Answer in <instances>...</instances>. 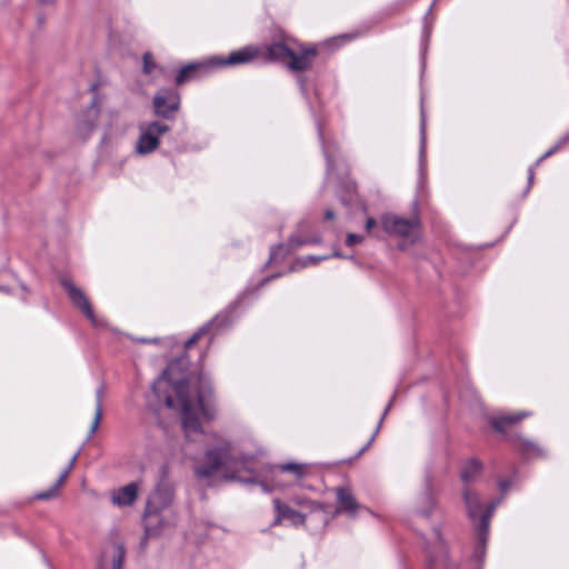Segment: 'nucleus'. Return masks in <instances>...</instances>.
<instances>
[{
    "label": "nucleus",
    "mask_w": 569,
    "mask_h": 569,
    "mask_svg": "<svg viewBox=\"0 0 569 569\" xmlns=\"http://www.w3.org/2000/svg\"><path fill=\"white\" fill-rule=\"evenodd\" d=\"M250 459L234 452L232 445L219 439L214 446L207 449L203 459L196 466L194 473L199 478H209L217 472L228 480L247 481L243 473L249 471Z\"/></svg>",
    "instance_id": "nucleus-1"
},
{
    "label": "nucleus",
    "mask_w": 569,
    "mask_h": 569,
    "mask_svg": "<svg viewBox=\"0 0 569 569\" xmlns=\"http://www.w3.org/2000/svg\"><path fill=\"white\" fill-rule=\"evenodd\" d=\"M462 498L467 508L468 516L475 523L477 530V543L473 550V558L477 562L481 563L486 555L490 519L498 505V501L491 502L486 509H483L477 492L470 487H463Z\"/></svg>",
    "instance_id": "nucleus-2"
},
{
    "label": "nucleus",
    "mask_w": 569,
    "mask_h": 569,
    "mask_svg": "<svg viewBox=\"0 0 569 569\" xmlns=\"http://www.w3.org/2000/svg\"><path fill=\"white\" fill-rule=\"evenodd\" d=\"M188 385L186 381H181L176 386V393L182 412V426L188 438L192 433L201 432L199 417L211 420L214 417V409L207 403L202 396L197 397L189 396Z\"/></svg>",
    "instance_id": "nucleus-3"
},
{
    "label": "nucleus",
    "mask_w": 569,
    "mask_h": 569,
    "mask_svg": "<svg viewBox=\"0 0 569 569\" xmlns=\"http://www.w3.org/2000/svg\"><path fill=\"white\" fill-rule=\"evenodd\" d=\"M381 226L387 233L401 240V248L413 244L422 233L421 221L416 217L407 219L388 213L381 217Z\"/></svg>",
    "instance_id": "nucleus-4"
},
{
    "label": "nucleus",
    "mask_w": 569,
    "mask_h": 569,
    "mask_svg": "<svg viewBox=\"0 0 569 569\" xmlns=\"http://www.w3.org/2000/svg\"><path fill=\"white\" fill-rule=\"evenodd\" d=\"M170 127L160 121L142 122L139 124V138L136 150L139 154H148L159 147L160 136L167 133Z\"/></svg>",
    "instance_id": "nucleus-5"
},
{
    "label": "nucleus",
    "mask_w": 569,
    "mask_h": 569,
    "mask_svg": "<svg viewBox=\"0 0 569 569\" xmlns=\"http://www.w3.org/2000/svg\"><path fill=\"white\" fill-rule=\"evenodd\" d=\"M176 486L170 479L168 469L162 468L160 479L148 501L149 509H162L170 506L174 498Z\"/></svg>",
    "instance_id": "nucleus-6"
},
{
    "label": "nucleus",
    "mask_w": 569,
    "mask_h": 569,
    "mask_svg": "<svg viewBox=\"0 0 569 569\" xmlns=\"http://www.w3.org/2000/svg\"><path fill=\"white\" fill-rule=\"evenodd\" d=\"M124 546L120 540L108 542L101 552L98 569H122Z\"/></svg>",
    "instance_id": "nucleus-7"
},
{
    "label": "nucleus",
    "mask_w": 569,
    "mask_h": 569,
    "mask_svg": "<svg viewBox=\"0 0 569 569\" xmlns=\"http://www.w3.org/2000/svg\"><path fill=\"white\" fill-rule=\"evenodd\" d=\"M62 287L67 290L71 302L79 308L91 321L94 320L93 310L86 295L69 280H62Z\"/></svg>",
    "instance_id": "nucleus-8"
},
{
    "label": "nucleus",
    "mask_w": 569,
    "mask_h": 569,
    "mask_svg": "<svg viewBox=\"0 0 569 569\" xmlns=\"http://www.w3.org/2000/svg\"><path fill=\"white\" fill-rule=\"evenodd\" d=\"M337 496V513H347L350 517L356 516L360 509L353 493L347 487H337L335 489Z\"/></svg>",
    "instance_id": "nucleus-9"
},
{
    "label": "nucleus",
    "mask_w": 569,
    "mask_h": 569,
    "mask_svg": "<svg viewBox=\"0 0 569 569\" xmlns=\"http://www.w3.org/2000/svg\"><path fill=\"white\" fill-rule=\"evenodd\" d=\"M317 56L315 48H302L300 53L292 50V54L289 56L287 66L292 71H305L308 70L313 59Z\"/></svg>",
    "instance_id": "nucleus-10"
},
{
    "label": "nucleus",
    "mask_w": 569,
    "mask_h": 569,
    "mask_svg": "<svg viewBox=\"0 0 569 569\" xmlns=\"http://www.w3.org/2000/svg\"><path fill=\"white\" fill-rule=\"evenodd\" d=\"M528 411H518L515 413H501L489 418L490 426L498 432H506L513 425L519 423L522 419L529 417Z\"/></svg>",
    "instance_id": "nucleus-11"
},
{
    "label": "nucleus",
    "mask_w": 569,
    "mask_h": 569,
    "mask_svg": "<svg viewBox=\"0 0 569 569\" xmlns=\"http://www.w3.org/2000/svg\"><path fill=\"white\" fill-rule=\"evenodd\" d=\"M277 517L273 521V526H278L283 519L290 520L292 525L300 526L305 523V516L289 506L281 503L279 499L273 500Z\"/></svg>",
    "instance_id": "nucleus-12"
},
{
    "label": "nucleus",
    "mask_w": 569,
    "mask_h": 569,
    "mask_svg": "<svg viewBox=\"0 0 569 569\" xmlns=\"http://www.w3.org/2000/svg\"><path fill=\"white\" fill-rule=\"evenodd\" d=\"M138 495V487L136 483H128L117 490H113L111 493V501L114 506L118 507H127L131 506Z\"/></svg>",
    "instance_id": "nucleus-13"
},
{
    "label": "nucleus",
    "mask_w": 569,
    "mask_h": 569,
    "mask_svg": "<svg viewBox=\"0 0 569 569\" xmlns=\"http://www.w3.org/2000/svg\"><path fill=\"white\" fill-rule=\"evenodd\" d=\"M156 113L162 117H169L171 112L178 110V99L173 94H157L153 99Z\"/></svg>",
    "instance_id": "nucleus-14"
},
{
    "label": "nucleus",
    "mask_w": 569,
    "mask_h": 569,
    "mask_svg": "<svg viewBox=\"0 0 569 569\" xmlns=\"http://www.w3.org/2000/svg\"><path fill=\"white\" fill-rule=\"evenodd\" d=\"M259 54V49L256 47H246L240 50L231 52L228 58L221 61L222 64H243L252 61Z\"/></svg>",
    "instance_id": "nucleus-15"
},
{
    "label": "nucleus",
    "mask_w": 569,
    "mask_h": 569,
    "mask_svg": "<svg viewBox=\"0 0 569 569\" xmlns=\"http://www.w3.org/2000/svg\"><path fill=\"white\" fill-rule=\"evenodd\" d=\"M99 109L96 103H91V106L87 109L84 114L78 119L77 128L80 134L87 136L89 134L98 120Z\"/></svg>",
    "instance_id": "nucleus-16"
},
{
    "label": "nucleus",
    "mask_w": 569,
    "mask_h": 569,
    "mask_svg": "<svg viewBox=\"0 0 569 569\" xmlns=\"http://www.w3.org/2000/svg\"><path fill=\"white\" fill-rule=\"evenodd\" d=\"M292 54L290 49L284 42H274L266 47L264 58L269 61H286Z\"/></svg>",
    "instance_id": "nucleus-17"
},
{
    "label": "nucleus",
    "mask_w": 569,
    "mask_h": 569,
    "mask_svg": "<svg viewBox=\"0 0 569 569\" xmlns=\"http://www.w3.org/2000/svg\"><path fill=\"white\" fill-rule=\"evenodd\" d=\"M482 469V465L477 459H469L466 461L461 469V480L465 487H470V483L477 480Z\"/></svg>",
    "instance_id": "nucleus-18"
},
{
    "label": "nucleus",
    "mask_w": 569,
    "mask_h": 569,
    "mask_svg": "<svg viewBox=\"0 0 569 569\" xmlns=\"http://www.w3.org/2000/svg\"><path fill=\"white\" fill-rule=\"evenodd\" d=\"M70 473V470L69 469H66L59 477V479L57 480L56 485L47 490V491H42V492H39L37 493L36 498L37 499H40V500H47V499H50L52 497H56L57 496V491H58V488L60 486H62L64 483V481L67 480L68 476Z\"/></svg>",
    "instance_id": "nucleus-19"
},
{
    "label": "nucleus",
    "mask_w": 569,
    "mask_h": 569,
    "mask_svg": "<svg viewBox=\"0 0 569 569\" xmlns=\"http://www.w3.org/2000/svg\"><path fill=\"white\" fill-rule=\"evenodd\" d=\"M102 389H98L97 392H96V398H97V405H96V411H94V418H93V421H92V425H91V428H90V433H93L98 427H99V423L101 421V417H102Z\"/></svg>",
    "instance_id": "nucleus-20"
},
{
    "label": "nucleus",
    "mask_w": 569,
    "mask_h": 569,
    "mask_svg": "<svg viewBox=\"0 0 569 569\" xmlns=\"http://www.w3.org/2000/svg\"><path fill=\"white\" fill-rule=\"evenodd\" d=\"M282 472H291L297 478H301L306 475V466L300 463H284L278 467Z\"/></svg>",
    "instance_id": "nucleus-21"
},
{
    "label": "nucleus",
    "mask_w": 569,
    "mask_h": 569,
    "mask_svg": "<svg viewBox=\"0 0 569 569\" xmlns=\"http://www.w3.org/2000/svg\"><path fill=\"white\" fill-rule=\"evenodd\" d=\"M197 69H198V64H194V63H191V64H188V66H184L183 68H181L180 71L178 72V76L176 79L177 83L182 84V83L187 82Z\"/></svg>",
    "instance_id": "nucleus-22"
},
{
    "label": "nucleus",
    "mask_w": 569,
    "mask_h": 569,
    "mask_svg": "<svg viewBox=\"0 0 569 569\" xmlns=\"http://www.w3.org/2000/svg\"><path fill=\"white\" fill-rule=\"evenodd\" d=\"M433 533L436 538L438 539V542L435 543V557L439 559H446L447 557V546L440 535V531L438 529L433 530Z\"/></svg>",
    "instance_id": "nucleus-23"
},
{
    "label": "nucleus",
    "mask_w": 569,
    "mask_h": 569,
    "mask_svg": "<svg viewBox=\"0 0 569 569\" xmlns=\"http://www.w3.org/2000/svg\"><path fill=\"white\" fill-rule=\"evenodd\" d=\"M209 330V325L201 327L198 331H196L191 338L186 341V348L189 349L194 346L202 336H204Z\"/></svg>",
    "instance_id": "nucleus-24"
},
{
    "label": "nucleus",
    "mask_w": 569,
    "mask_h": 569,
    "mask_svg": "<svg viewBox=\"0 0 569 569\" xmlns=\"http://www.w3.org/2000/svg\"><path fill=\"white\" fill-rule=\"evenodd\" d=\"M154 68H156V62H154L152 54L150 52H146L143 54V72L149 74L153 71Z\"/></svg>",
    "instance_id": "nucleus-25"
},
{
    "label": "nucleus",
    "mask_w": 569,
    "mask_h": 569,
    "mask_svg": "<svg viewBox=\"0 0 569 569\" xmlns=\"http://www.w3.org/2000/svg\"><path fill=\"white\" fill-rule=\"evenodd\" d=\"M363 240V237L356 234V233H349L346 239L347 246H355L357 243H360Z\"/></svg>",
    "instance_id": "nucleus-26"
},
{
    "label": "nucleus",
    "mask_w": 569,
    "mask_h": 569,
    "mask_svg": "<svg viewBox=\"0 0 569 569\" xmlns=\"http://www.w3.org/2000/svg\"><path fill=\"white\" fill-rule=\"evenodd\" d=\"M510 486H511V481L510 480H501L499 482V487H500V489H501V491L503 493H506L508 491Z\"/></svg>",
    "instance_id": "nucleus-27"
},
{
    "label": "nucleus",
    "mask_w": 569,
    "mask_h": 569,
    "mask_svg": "<svg viewBox=\"0 0 569 569\" xmlns=\"http://www.w3.org/2000/svg\"><path fill=\"white\" fill-rule=\"evenodd\" d=\"M376 220L373 218H368L366 221V230L369 232L376 226Z\"/></svg>",
    "instance_id": "nucleus-28"
},
{
    "label": "nucleus",
    "mask_w": 569,
    "mask_h": 569,
    "mask_svg": "<svg viewBox=\"0 0 569 569\" xmlns=\"http://www.w3.org/2000/svg\"><path fill=\"white\" fill-rule=\"evenodd\" d=\"M557 150V147L550 149L549 151H547L538 161L537 163L541 162L543 159L548 158L549 156H551L555 151Z\"/></svg>",
    "instance_id": "nucleus-29"
},
{
    "label": "nucleus",
    "mask_w": 569,
    "mask_h": 569,
    "mask_svg": "<svg viewBox=\"0 0 569 569\" xmlns=\"http://www.w3.org/2000/svg\"><path fill=\"white\" fill-rule=\"evenodd\" d=\"M166 405H167V407H169V408H173V407H174V400H173L171 397H168V398L166 399Z\"/></svg>",
    "instance_id": "nucleus-30"
},
{
    "label": "nucleus",
    "mask_w": 569,
    "mask_h": 569,
    "mask_svg": "<svg viewBox=\"0 0 569 569\" xmlns=\"http://www.w3.org/2000/svg\"><path fill=\"white\" fill-rule=\"evenodd\" d=\"M77 457H78V455H74V456L71 458V460H70V462H69V466L67 467V469H69L70 471H71V469H72V468H73V466H74V462H76V460H77Z\"/></svg>",
    "instance_id": "nucleus-31"
},
{
    "label": "nucleus",
    "mask_w": 569,
    "mask_h": 569,
    "mask_svg": "<svg viewBox=\"0 0 569 569\" xmlns=\"http://www.w3.org/2000/svg\"><path fill=\"white\" fill-rule=\"evenodd\" d=\"M333 218H335L333 211L332 210H327L326 211V219L331 220Z\"/></svg>",
    "instance_id": "nucleus-32"
},
{
    "label": "nucleus",
    "mask_w": 569,
    "mask_h": 569,
    "mask_svg": "<svg viewBox=\"0 0 569 569\" xmlns=\"http://www.w3.org/2000/svg\"><path fill=\"white\" fill-rule=\"evenodd\" d=\"M373 438L369 440V442L359 451L358 456H360L365 450L368 448V446L372 442Z\"/></svg>",
    "instance_id": "nucleus-33"
},
{
    "label": "nucleus",
    "mask_w": 569,
    "mask_h": 569,
    "mask_svg": "<svg viewBox=\"0 0 569 569\" xmlns=\"http://www.w3.org/2000/svg\"><path fill=\"white\" fill-rule=\"evenodd\" d=\"M40 3L42 4H51L53 3L56 0H38Z\"/></svg>",
    "instance_id": "nucleus-34"
},
{
    "label": "nucleus",
    "mask_w": 569,
    "mask_h": 569,
    "mask_svg": "<svg viewBox=\"0 0 569 569\" xmlns=\"http://www.w3.org/2000/svg\"><path fill=\"white\" fill-rule=\"evenodd\" d=\"M533 176H535L533 170H532V169H529V177H528L529 182H532V180H533Z\"/></svg>",
    "instance_id": "nucleus-35"
},
{
    "label": "nucleus",
    "mask_w": 569,
    "mask_h": 569,
    "mask_svg": "<svg viewBox=\"0 0 569 569\" xmlns=\"http://www.w3.org/2000/svg\"><path fill=\"white\" fill-rule=\"evenodd\" d=\"M172 370V367L169 368V370L164 371L162 373V378L164 379L167 376H169V371Z\"/></svg>",
    "instance_id": "nucleus-36"
},
{
    "label": "nucleus",
    "mask_w": 569,
    "mask_h": 569,
    "mask_svg": "<svg viewBox=\"0 0 569 569\" xmlns=\"http://www.w3.org/2000/svg\"><path fill=\"white\" fill-rule=\"evenodd\" d=\"M303 243V241H297L296 246H302Z\"/></svg>",
    "instance_id": "nucleus-37"
},
{
    "label": "nucleus",
    "mask_w": 569,
    "mask_h": 569,
    "mask_svg": "<svg viewBox=\"0 0 569 569\" xmlns=\"http://www.w3.org/2000/svg\"><path fill=\"white\" fill-rule=\"evenodd\" d=\"M311 260L318 261L319 259H316L315 257H310Z\"/></svg>",
    "instance_id": "nucleus-38"
},
{
    "label": "nucleus",
    "mask_w": 569,
    "mask_h": 569,
    "mask_svg": "<svg viewBox=\"0 0 569 569\" xmlns=\"http://www.w3.org/2000/svg\"><path fill=\"white\" fill-rule=\"evenodd\" d=\"M147 532H150L149 523L147 525Z\"/></svg>",
    "instance_id": "nucleus-39"
}]
</instances>
